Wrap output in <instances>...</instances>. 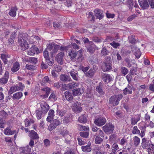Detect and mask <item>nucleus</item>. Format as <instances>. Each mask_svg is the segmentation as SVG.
Returning <instances> with one entry per match:
<instances>
[{"mask_svg": "<svg viewBox=\"0 0 154 154\" xmlns=\"http://www.w3.org/2000/svg\"><path fill=\"white\" fill-rule=\"evenodd\" d=\"M54 111L53 110L51 109L49 110L48 112V116L47 118V121L50 122L53 119L54 117Z\"/></svg>", "mask_w": 154, "mask_h": 154, "instance_id": "412c9836", "label": "nucleus"}, {"mask_svg": "<svg viewBox=\"0 0 154 154\" xmlns=\"http://www.w3.org/2000/svg\"><path fill=\"white\" fill-rule=\"evenodd\" d=\"M127 144V140L125 137H123L121 139L119 143V144L122 146H124Z\"/></svg>", "mask_w": 154, "mask_h": 154, "instance_id": "c03bdc74", "label": "nucleus"}, {"mask_svg": "<svg viewBox=\"0 0 154 154\" xmlns=\"http://www.w3.org/2000/svg\"><path fill=\"white\" fill-rule=\"evenodd\" d=\"M91 143L89 141L87 145L83 146H82L81 149L82 151L85 152H91L92 150Z\"/></svg>", "mask_w": 154, "mask_h": 154, "instance_id": "2eb2a0df", "label": "nucleus"}, {"mask_svg": "<svg viewBox=\"0 0 154 154\" xmlns=\"http://www.w3.org/2000/svg\"><path fill=\"white\" fill-rule=\"evenodd\" d=\"M42 90L46 92L45 94L43 95L44 97L45 98L47 97L50 93L51 89L48 87H46L43 88Z\"/></svg>", "mask_w": 154, "mask_h": 154, "instance_id": "c9c22d12", "label": "nucleus"}, {"mask_svg": "<svg viewBox=\"0 0 154 154\" xmlns=\"http://www.w3.org/2000/svg\"><path fill=\"white\" fill-rule=\"evenodd\" d=\"M146 149L149 154H154V145L152 143Z\"/></svg>", "mask_w": 154, "mask_h": 154, "instance_id": "473e14b6", "label": "nucleus"}, {"mask_svg": "<svg viewBox=\"0 0 154 154\" xmlns=\"http://www.w3.org/2000/svg\"><path fill=\"white\" fill-rule=\"evenodd\" d=\"M152 142L150 140L145 138H143L142 140L141 146L144 149H146Z\"/></svg>", "mask_w": 154, "mask_h": 154, "instance_id": "1a4fd4ad", "label": "nucleus"}, {"mask_svg": "<svg viewBox=\"0 0 154 154\" xmlns=\"http://www.w3.org/2000/svg\"><path fill=\"white\" fill-rule=\"evenodd\" d=\"M32 150V148L29 146H26L21 149L20 151L22 153L26 154Z\"/></svg>", "mask_w": 154, "mask_h": 154, "instance_id": "a878e982", "label": "nucleus"}, {"mask_svg": "<svg viewBox=\"0 0 154 154\" xmlns=\"http://www.w3.org/2000/svg\"><path fill=\"white\" fill-rule=\"evenodd\" d=\"M97 134L101 137H104V133L100 129H99V130L97 131Z\"/></svg>", "mask_w": 154, "mask_h": 154, "instance_id": "0e129e2a", "label": "nucleus"}, {"mask_svg": "<svg viewBox=\"0 0 154 154\" xmlns=\"http://www.w3.org/2000/svg\"><path fill=\"white\" fill-rule=\"evenodd\" d=\"M79 121L81 123H85L87 122V119L86 116L85 115L79 117Z\"/></svg>", "mask_w": 154, "mask_h": 154, "instance_id": "ea45409f", "label": "nucleus"}, {"mask_svg": "<svg viewBox=\"0 0 154 154\" xmlns=\"http://www.w3.org/2000/svg\"><path fill=\"white\" fill-rule=\"evenodd\" d=\"M41 106L42 109V112L45 114L47 112L50 108L48 105L46 103H44L43 104H41Z\"/></svg>", "mask_w": 154, "mask_h": 154, "instance_id": "4be33fe9", "label": "nucleus"}, {"mask_svg": "<svg viewBox=\"0 0 154 154\" xmlns=\"http://www.w3.org/2000/svg\"><path fill=\"white\" fill-rule=\"evenodd\" d=\"M79 84L77 82H72L68 84L69 87L71 88H75L78 86Z\"/></svg>", "mask_w": 154, "mask_h": 154, "instance_id": "37998d69", "label": "nucleus"}, {"mask_svg": "<svg viewBox=\"0 0 154 154\" xmlns=\"http://www.w3.org/2000/svg\"><path fill=\"white\" fill-rule=\"evenodd\" d=\"M72 110L76 113L80 112L82 110V107L81 103H78L77 101H75L72 103Z\"/></svg>", "mask_w": 154, "mask_h": 154, "instance_id": "39448f33", "label": "nucleus"}, {"mask_svg": "<svg viewBox=\"0 0 154 154\" xmlns=\"http://www.w3.org/2000/svg\"><path fill=\"white\" fill-rule=\"evenodd\" d=\"M60 80L63 82H67L70 81L71 78L69 76L64 74H61L60 77Z\"/></svg>", "mask_w": 154, "mask_h": 154, "instance_id": "b1692460", "label": "nucleus"}, {"mask_svg": "<svg viewBox=\"0 0 154 154\" xmlns=\"http://www.w3.org/2000/svg\"><path fill=\"white\" fill-rule=\"evenodd\" d=\"M103 130L106 134H110L113 132L114 130V126L111 124H106L103 127Z\"/></svg>", "mask_w": 154, "mask_h": 154, "instance_id": "423d86ee", "label": "nucleus"}, {"mask_svg": "<svg viewBox=\"0 0 154 154\" xmlns=\"http://www.w3.org/2000/svg\"><path fill=\"white\" fill-rule=\"evenodd\" d=\"M9 78V72L8 71H6L4 76L3 77L0 78V84L2 85L6 84L8 82Z\"/></svg>", "mask_w": 154, "mask_h": 154, "instance_id": "4468645a", "label": "nucleus"}, {"mask_svg": "<svg viewBox=\"0 0 154 154\" xmlns=\"http://www.w3.org/2000/svg\"><path fill=\"white\" fill-rule=\"evenodd\" d=\"M64 55V52H61L59 53L56 56L55 59L58 63L60 64H63Z\"/></svg>", "mask_w": 154, "mask_h": 154, "instance_id": "f8f14e48", "label": "nucleus"}, {"mask_svg": "<svg viewBox=\"0 0 154 154\" xmlns=\"http://www.w3.org/2000/svg\"><path fill=\"white\" fill-rule=\"evenodd\" d=\"M95 72V70L94 69H91L87 72L85 73V75L90 78H91L94 76Z\"/></svg>", "mask_w": 154, "mask_h": 154, "instance_id": "393cba45", "label": "nucleus"}, {"mask_svg": "<svg viewBox=\"0 0 154 154\" xmlns=\"http://www.w3.org/2000/svg\"><path fill=\"white\" fill-rule=\"evenodd\" d=\"M60 47V46L59 45H56L53 50L50 52V54L52 57L55 56V54L57 52Z\"/></svg>", "mask_w": 154, "mask_h": 154, "instance_id": "7c9ffc66", "label": "nucleus"}, {"mask_svg": "<svg viewBox=\"0 0 154 154\" xmlns=\"http://www.w3.org/2000/svg\"><path fill=\"white\" fill-rule=\"evenodd\" d=\"M46 62L50 66H51L53 65L54 63V61L52 59H50L49 58L48 59H46Z\"/></svg>", "mask_w": 154, "mask_h": 154, "instance_id": "69168bd1", "label": "nucleus"}, {"mask_svg": "<svg viewBox=\"0 0 154 154\" xmlns=\"http://www.w3.org/2000/svg\"><path fill=\"white\" fill-rule=\"evenodd\" d=\"M16 132L15 130L11 131L8 128H6L4 131V134L8 135H11L14 134Z\"/></svg>", "mask_w": 154, "mask_h": 154, "instance_id": "c756f323", "label": "nucleus"}, {"mask_svg": "<svg viewBox=\"0 0 154 154\" xmlns=\"http://www.w3.org/2000/svg\"><path fill=\"white\" fill-rule=\"evenodd\" d=\"M94 13L97 18L99 20L101 19L103 17V12L99 9H96L94 11Z\"/></svg>", "mask_w": 154, "mask_h": 154, "instance_id": "f3484780", "label": "nucleus"}, {"mask_svg": "<svg viewBox=\"0 0 154 154\" xmlns=\"http://www.w3.org/2000/svg\"><path fill=\"white\" fill-rule=\"evenodd\" d=\"M102 139L98 136H97L95 139V143L97 144H100L103 141Z\"/></svg>", "mask_w": 154, "mask_h": 154, "instance_id": "09e8293b", "label": "nucleus"}, {"mask_svg": "<svg viewBox=\"0 0 154 154\" xmlns=\"http://www.w3.org/2000/svg\"><path fill=\"white\" fill-rule=\"evenodd\" d=\"M148 89L152 92H154V83H150L149 84Z\"/></svg>", "mask_w": 154, "mask_h": 154, "instance_id": "bf43d9fd", "label": "nucleus"}, {"mask_svg": "<svg viewBox=\"0 0 154 154\" xmlns=\"http://www.w3.org/2000/svg\"><path fill=\"white\" fill-rule=\"evenodd\" d=\"M102 85V83L100 82L99 84V85L97 86L96 88V91L100 94H104V92L102 89V87L101 86Z\"/></svg>", "mask_w": 154, "mask_h": 154, "instance_id": "58836bf2", "label": "nucleus"}, {"mask_svg": "<svg viewBox=\"0 0 154 154\" xmlns=\"http://www.w3.org/2000/svg\"><path fill=\"white\" fill-rule=\"evenodd\" d=\"M132 75L129 73L126 76V78L128 83H130L132 79Z\"/></svg>", "mask_w": 154, "mask_h": 154, "instance_id": "338daca9", "label": "nucleus"}, {"mask_svg": "<svg viewBox=\"0 0 154 154\" xmlns=\"http://www.w3.org/2000/svg\"><path fill=\"white\" fill-rule=\"evenodd\" d=\"M126 3L129 8H132L133 6L134 2L132 0H127Z\"/></svg>", "mask_w": 154, "mask_h": 154, "instance_id": "864d4df0", "label": "nucleus"}, {"mask_svg": "<svg viewBox=\"0 0 154 154\" xmlns=\"http://www.w3.org/2000/svg\"><path fill=\"white\" fill-rule=\"evenodd\" d=\"M83 92L82 90L80 88H77L72 90V93L75 96L80 95Z\"/></svg>", "mask_w": 154, "mask_h": 154, "instance_id": "cd10ccee", "label": "nucleus"}, {"mask_svg": "<svg viewBox=\"0 0 154 154\" xmlns=\"http://www.w3.org/2000/svg\"><path fill=\"white\" fill-rule=\"evenodd\" d=\"M17 10L16 7H12L9 13V15L12 17H15L16 15V11Z\"/></svg>", "mask_w": 154, "mask_h": 154, "instance_id": "c85d7f7f", "label": "nucleus"}, {"mask_svg": "<svg viewBox=\"0 0 154 154\" xmlns=\"http://www.w3.org/2000/svg\"><path fill=\"white\" fill-rule=\"evenodd\" d=\"M24 86L22 85L21 83H19L18 84L16 85L11 87L10 89L9 93L11 94L14 92L17 91L23 90Z\"/></svg>", "mask_w": 154, "mask_h": 154, "instance_id": "20e7f679", "label": "nucleus"}, {"mask_svg": "<svg viewBox=\"0 0 154 154\" xmlns=\"http://www.w3.org/2000/svg\"><path fill=\"white\" fill-rule=\"evenodd\" d=\"M25 61L26 62L36 64L38 62L37 59L35 57H29L25 59Z\"/></svg>", "mask_w": 154, "mask_h": 154, "instance_id": "bb28decb", "label": "nucleus"}, {"mask_svg": "<svg viewBox=\"0 0 154 154\" xmlns=\"http://www.w3.org/2000/svg\"><path fill=\"white\" fill-rule=\"evenodd\" d=\"M120 71L122 74L124 76L128 72V69L122 66L121 67Z\"/></svg>", "mask_w": 154, "mask_h": 154, "instance_id": "a19ab883", "label": "nucleus"}, {"mask_svg": "<svg viewBox=\"0 0 154 154\" xmlns=\"http://www.w3.org/2000/svg\"><path fill=\"white\" fill-rule=\"evenodd\" d=\"M20 65L19 63L17 61L13 64L11 70L13 72H15L18 71L20 68Z\"/></svg>", "mask_w": 154, "mask_h": 154, "instance_id": "a211bd4d", "label": "nucleus"}, {"mask_svg": "<svg viewBox=\"0 0 154 154\" xmlns=\"http://www.w3.org/2000/svg\"><path fill=\"white\" fill-rule=\"evenodd\" d=\"M68 55L72 60L76 62H81L83 59L82 51L80 49L77 52L74 49H71L69 52Z\"/></svg>", "mask_w": 154, "mask_h": 154, "instance_id": "f257e3e1", "label": "nucleus"}, {"mask_svg": "<svg viewBox=\"0 0 154 154\" xmlns=\"http://www.w3.org/2000/svg\"><path fill=\"white\" fill-rule=\"evenodd\" d=\"M146 149L149 154H154V145L152 143Z\"/></svg>", "mask_w": 154, "mask_h": 154, "instance_id": "2f4dec72", "label": "nucleus"}, {"mask_svg": "<svg viewBox=\"0 0 154 154\" xmlns=\"http://www.w3.org/2000/svg\"><path fill=\"white\" fill-rule=\"evenodd\" d=\"M28 35L26 33L21 32L19 33L18 43L20 45L21 49L23 50H25L27 49L29 46L27 42Z\"/></svg>", "mask_w": 154, "mask_h": 154, "instance_id": "f03ea898", "label": "nucleus"}, {"mask_svg": "<svg viewBox=\"0 0 154 154\" xmlns=\"http://www.w3.org/2000/svg\"><path fill=\"white\" fill-rule=\"evenodd\" d=\"M65 98L69 102L72 101L73 100V97L72 94L68 91H66L64 93Z\"/></svg>", "mask_w": 154, "mask_h": 154, "instance_id": "6ab92c4d", "label": "nucleus"}, {"mask_svg": "<svg viewBox=\"0 0 154 154\" xmlns=\"http://www.w3.org/2000/svg\"><path fill=\"white\" fill-rule=\"evenodd\" d=\"M140 119H136L135 118L133 117L131 118V124L134 125L136 124L138 121H139Z\"/></svg>", "mask_w": 154, "mask_h": 154, "instance_id": "e2e57ef3", "label": "nucleus"}, {"mask_svg": "<svg viewBox=\"0 0 154 154\" xmlns=\"http://www.w3.org/2000/svg\"><path fill=\"white\" fill-rule=\"evenodd\" d=\"M72 78V79L75 80H78L79 79L78 77L77 76V73L75 72L74 70L72 71L69 72Z\"/></svg>", "mask_w": 154, "mask_h": 154, "instance_id": "e433bc0d", "label": "nucleus"}, {"mask_svg": "<svg viewBox=\"0 0 154 154\" xmlns=\"http://www.w3.org/2000/svg\"><path fill=\"white\" fill-rule=\"evenodd\" d=\"M138 1L140 6L143 9H147L149 7V4L146 0H139Z\"/></svg>", "mask_w": 154, "mask_h": 154, "instance_id": "dca6fc26", "label": "nucleus"}, {"mask_svg": "<svg viewBox=\"0 0 154 154\" xmlns=\"http://www.w3.org/2000/svg\"><path fill=\"white\" fill-rule=\"evenodd\" d=\"M134 144L135 146L137 147L140 142V139L138 137L135 136L133 139Z\"/></svg>", "mask_w": 154, "mask_h": 154, "instance_id": "4c0bfd02", "label": "nucleus"}, {"mask_svg": "<svg viewBox=\"0 0 154 154\" xmlns=\"http://www.w3.org/2000/svg\"><path fill=\"white\" fill-rule=\"evenodd\" d=\"M110 45L113 47L115 48H117L118 47L120 46V44L119 43L116 42L115 41H113L111 42Z\"/></svg>", "mask_w": 154, "mask_h": 154, "instance_id": "5fc2aeb1", "label": "nucleus"}, {"mask_svg": "<svg viewBox=\"0 0 154 154\" xmlns=\"http://www.w3.org/2000/svg\"><path fill=\"white\" fill-rule=\"evenodd\" d=\"M80 135L84 138H87L89 135V133L87 132L82 131L80 132Z\"/></svg>", "mask_w": 154, "mask_h": 154, "instance_id": "de8ad7c7", "label": "nucleus"}, {"mask_svg": "<svg viewBox=\"0 0 154 154\" xmlns=\"http://www.w3.org/2000/svg\"><path fill=\"white\" fill-rule=\"evenodd\" d=\"M132 86L128 85L127 87L125 88L123 90L124 94L125 95H126L128 93V94H131L132 93Z\"/></svg>", "mask_w": 154, "mask_h": 154, "instance_id": "5701e85b", "label": "nucleus"}, {"mask_svg": "<svg viewBox=\"0 0 154 154\" xmlns=\"http://www.w3.org/2000/svg\"><path fill=\"white\" fill-rule=\"evenodd\" d=\"M23 96V94L20 92H18L14 94L13 96V98L14 99H19Z\"/></svg>", "mask_w": 154, "mask_h": 154, "instance_id": "f704fd0d", "label": "nucleus"}, {"mask_svg": "<svg viewBox=\"0 0 154 154\" xmlns=\"http://www.w3.org/2000/svg\"><path fill=\"white\" fill-rule=\"evenodd\" d=\"M102 79L107 84L113 80L112 76L108 74H103L102 75Z\"/></svg>", "mask_w": 154, "mask_h": 154, "instance_id": "9d476101", "label": "nucleus"}, {"mask_svg": "<svg viewBox=\"0 0 154 154\" xmlns=\"http://www.w3.org/2000/svg\"><path fill=\"white\" fill-rule=\"evenodd\" d=\"M101 68L104 72L109 71L112 69V64L110 63L104 62L102 64Z\"/></svg>", "mask_w": 154, "mask_h": 154, "instance_id": "ddd939ff", "label": "nucleus"}, {"mask_svg": "<svg viewBox=\"0 0 154 154\" xmlns=\"http://www.w3.org/2000/svg\"><path fill=\"white\" fill-rule=\"evenodd\" d=\"M123 96V94H122L113 95L109 98V103L112 104L113 106H116L119 104L120 100L122 98Z\"/></svg>", "mask_w": 154, "mask_h": 154, "instance_id": "7ed1b4c3", "label": "nucleus"}, {"mask_svg": "<svg viewBox=\"0 0 154 154\" xmlns=\"http://www.w3.org/2000/svg\"><path fill=\"white\" fill-rule=\"evenodd\" d=\"M128 39L130 42L132 44L135 43L136 42L135 37L134 36L131 35L129 36Z\"/></svg>", "mask_w": 154, "mask_h": 154, "instance_id": "8fccbe9b", "label": "nucleus"}, {"mask_svg": "<svg viewBox=\"0 0 154 154\" xmlns=\"http://www.w3.org/2000/svg\"><path fill=\"white\" fill-rule=\"evenodd\" d=\"M45 145L46 147L49 146L50 144V141L48 139H45L44 141Z\"/></svg>", "mask_w": 154, "mask_h": 154, "instance_id": "774afa93", "label": "nucleus"}, {"mask_svg": "<svg viewBox=\"0 0 154 154\" xmlns=\"http://www.w3.org/2000/svg\"><path fill=\"white\" fill-rule=\"evenodd\" d=\"M57 45L54 42H52L47 45V49L49 51H51L53 48H54L56 45Z\"/></svg>", "mask_w": 154, "mask_h": 154, "instance_id": "79ce46f5", "label": "nucleus"}, {"mask_svg": "<svg viewBox=\"0 0 154 154\" xmlns=\"http://www.w3.org/2000/svg\"><path fill=\"white\" fill-rule=\"evenodd\" d=\"M26 68L28 70H32L35 69V66L33 65L27 64L25 66Z\"/></svg>", "mask_w": 154, "mask_h": 154, "instance_id": "13d9d810", "label": "nucleus"}, {"mask_svg": "<svg viewBox=\"0 0 154 154\" xmlns=\"http://www.w3.org/2000/svg\"><path fill=\"white\" fill-rule=\"evenodd\" d=\"M106 119L104 117L102 116L96 119L94 122V124L99 126L103 125L106 123Z\"/></svg>", "mask_w": 154, "mask_h": 154, "instance_id": "0eeeda50", "label": "nucleus"}, {"mask_svg": "<svg viewBox=\"0 0 154 154\" xmlns=\"http://www.w3.org/2000/svg\"><path fill=\"white\" fill-rule=\"evenodd\" d=\"M49 99L55 101L57 99L56 95L54 93H52L49 97Z\"/></svg>", "mask_w": 154, "mask_h": 154, "instance_id": "6e6d98bb", "label": "nucleus"}, {"mask_svg": "<svg viewBox=\"0 0 154 154\" xmlns=\"http://www.w3.org/2000/svg\"><path fill=\"white\" fill-rule=\"evenodd\" d=\"M71 45L74 50H79L80 49V47L75 43H72Z\"/></svg>", "mask_w": 154, "mask_h": 154, "instance_id": "680f3d73", "label": "nucleus"}, {"mask_svg": "<svg viewBox=\"0 0 154 154\" xmlns=\"http://www.w3.org/2000/svg\"><path fill=\"white\" fill-rule=\"evenodd\" d=\"M60 124V122L58 119H54L52 123L50 124L48 127V129L50 131H52L57 126L59 125Z\"/></svg>", "mask_w": 154, "mask_h": 154, "instance_id": "6e6552de", "label": "nucleus"}, {"mask_svg": "<svg viewBox=\"0 0 154 154\" xmlns=\"http://www.w3.org/2000/svg\"><path fill=\"white\" fill-rule=\"evenodd\" d=\"M34 122V121L31 119H29L26 118L25 120V125L26 127H28L30 126L31 124H33Z\"/></svg>", "mask_w": 154, "mask_h": 154, "instance_id": "72a5a7b5", "label": "nucleus"}, {"mask_svg": "<svg viewBox=\"0 0 154 154\" xmlns=\"http://www.w3.org/2000/svg\"><path fill=\"white\" fill-rule=\"evenodd\" d=\"M29 136L32 139L35 140L38 138V136L37 133L33 130L29 132Z\"/></svg>", "mask_w": 154, "mask_h": 154, "instance_id": "aec40b11", "label": "nucleus"}, {"mask_svg": "<svg viewBox=\"0 0 154 154\" xmlns=\"http://www.w3.org/2000/svg\"><path fill=\"white\" fill-rule=\"evenodd\" d=\"M39 52V50L37 47L35 45L32 46L29 50L27 51L28 55L30 56H33L35 53H38Z\"/></svg>", "mask_w": 154, "mask_h": 154, "instance_id": "9b49d317", "label": "nucleus"}, {"mask_svg": "<svg viewBox=\"0 0 154 154\" xmlns=\"http://www.w3.org/2000/svg\"><path fill=\"white\" fill-rule=\"evenodd\" d=\"M42 111L38 110H37L36 111L35 113L36 116L38 119H41L42 116Z\"/></svg>", "mask_w": 154, "mask_h": 154, "instance_id": "3c124183", "label": "nucleus"}, {"mask_svg": "<svg viewBox=\"0 0 154 154\" xmlns=\"http://www.w3.org/2000/svg\"><path fill=\"white\" fill-rule=\"evenodd\" d=\"M137 69L136 68H134L131 69L129 73L131 74L132 75H137Z\"/></svg>", "mask_w": 154, "mask_h": 154, "instance_id": "052dcab7", "label": "nucleus"}, {"mask_svg": "<svg viewBox=\"0 0 154 154\" xmlns=\"http://www.w3.org/2000/svg\"><path fill=\"white\" fill-rule=\"evenodd\" d=\"M112 151L116 152L117 151H118L119 149L118 145L116 143H113L112 146Z\"/></svg>", "mask_w": 154, "mask_h": 154, "instance_id": "a18cd8bd", "label": "nucleus"}, {"mask_svg": "<svg viewBox=\"0 0 154 154\" xmlns=\"http://www.w3.org/2000/svg\"><path fill=\"white\" fill-rule=\"evenodd\" d=\"M140 131L138 130L137 126H135L134 127L132 131V133L134 134H139L140 133Z\"/></svg>", "mask_w": 154, "mask_h": 154, "instance_id": "603ef678", "label": "nucleus"}, {"mask_svg": "<svg viewBox=\"0 0 154 154\" xmlns=\"http://www.w3.org/2000/svg\"><path fill=\"white\" fill-rule=\"evenodd\" d=\"M109 53V51L105 48H102L100 54L102 56H105L106 55H108Z\"/></svg>", "mask_w": 154, "mask_h": 154, "instance_id": "49530a36", "label": "nucleus"}, {"mask_svg": "<svg viewBox=\"0 0 154 154\" xmlns=\"http://www.w3.org/2000/svg\"><path fill=\"white\" fill-rule=\"evenodd\" d=\"M133 53L134 54L136 57L137 58H139L141 55V53L139 49H137L136 52H133Z\"/></svg>", "mask_w": 154, "mask_h": 154, "instance_id": "4d7b16f0", "label": "nucleus"}]
</instances>
